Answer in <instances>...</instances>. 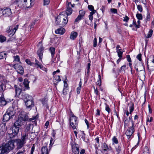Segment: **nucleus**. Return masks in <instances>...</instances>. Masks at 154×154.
<instances>
[{
  "label": "nucleus",
  "instance_id": "nucleus-1",
  "mask_svg": "<svg viewBox=\"0 0 154 154\" xmlns=\"http://www.w3.org/2000/svg\"><path fill=\"white\" fill-rule=\"evenodd\" d=\"M21 96V98L24 100L27 108L31 109L34 106V103L31 96L24 93H22Z\"/></svg>",
  "mask_w": 154,
  "mask_h": 154
},
{
  "label": "nucleus",
  "instance_id": "nucleus-2",
  "mask_svg": "<svg viewBox=\"0 0 154 154\" xmlns=\"http://www.w3.org/2000/svg\"><path fill=\"white\" fill-rule=\"evenodd\" d=\"M21 120L20 119H18L15 122L14 125L12 127L11 129H10V131H12V132L9 134L10 138H12L17 135L19 131V128L21 126Z\"/></svg>",
  "mask_w": 154,
  "mask_h": 154
},
{
  "label": "nucleus",
  "instance_id": "nucleus-3",
  "mask_svg": "<svg viewBox=\"0 0 154 154\" xmlns=\"http://www.w3.org/2000/svg\"><path fill=\"white\" fill-rule=\"evenodd\" d=\"M14 147V140H10L8 141L4 146L0 147L1 153H4L8 152L12 150Z\"/></svg>",
  "mask_w": 154,
  "mask_h": 154
},
{
  "label": "nucleus",
  "instance_id": "nucleus-4",
  "mask_svg": "<svg viewBox=\"0 0 154 154\" xmlns=\"http://www.w3.org/2000/svg\"><path fill=\"white\" fill-rule=\"evenodd\" d=\"M150 61L149 64H148V69L150 74L154 71V56L153 55H150L148 58V61Z\"/></svg>",
  "mask_w": 154,
  "mask_h": 154
},
{
  "label": "nucleus",
  "instance_id": "nucleus-5",
  "mask_svg": "<svg viewBox=\"0 0 154 154\" xmlns=\"http://www.w3.org/2000/svg\"><path fill=\"white\" fill-rule=\"evenodd\" d=\"M78 118L75 116L73 114L72 115V116L69 120L70 125L73 129H76V127L78 126Z\"/></svg>",
  "mask_w": 154,
  "mask_h": 154
},
{
  "label": "nucleus",
  "instance_id": "nucleus-6",
  "mask_svg": "<svg viewBox=\"0 0 154 154\" xmlns=\"http://www.w3.org/2000/svg\"><path fill=\"white\" fill-rule=\"evenodd\" d=\"M131 122L132 123V126L128 128L125 133V134L127 136V138L128 139L130 138L135 131L134 127V122L132 120H131Z\"/></svg>",
  "mask_w": 154,
  "mask_h": 154
},
{
  "label": "nucleus",
  "instance_id": "nucleus-7",
  "mask_svg": "<svg viewBox=\"0 0 154 154\" xmlns=\"http://www.w3.org/2000/svg\"><path fill=\"white\" fill-rule=\"evenodd\" d=\"M18 26H8L6 32L9 34L10 36H13L18 29Z\"/></svg>",
  "mask_w": 154,
  "mask_h": 154
},
{
  "label": "nucleus",
  "instance_id": "nucleus-8",
  "mask_svg": "<svg viewBox=\"0 0 154 154\" xmlns=\"http://www.w3.org/2000/svg\"><path fill=\"white\" fill-rule=\"evenodd\" d=\"M27 0H17L16 5L20 8L29 7L27 5Z\"/></svg>",
  "mask_w": 154,
  "mask_h": 154
},
{
  "label": "nucleus",
  "instance_id": "nucleus-9",
  "mask_svg": "<svg viewBox=\"0 0 154 154\" xmlns=\"http://www.w3.org/2000/svg\"><path fill=\"white\" fill-rule=\"evenodd\" d=\"M13 66L18 73L20 74H23V73L24 69L21 65L16 64H14Z\"/></svg>",
  "mask_w": 154,
  "mask_h": 154
},
{
  "label": "nucleus",
  "instance_id": "nucleus-10",
  "mask_svg": "<svg viewBox=\"0 0 154 154\" xmlns=\"http://www.w3.org/2000/svg\"><path fill=\"white\" fill-rule=\"evenodd\" d=\"M14 143L15 142L17 146V149H20L21 148L25 143L26 142H23L21 140V139H17L14 140Z\"/></svg>",
  "mask_w": 154,
  "mask_h": 154
},
{
  "label": "nucleus",
  "instance_id": "nucleus-11",
  "mask_svg": "<svg viewBox=\"0 0 154 154\" xmlns=\"http://www.w3.org/2000/svg\"><path fill=\"white\" fill-rule=\"evenodd\" d=\"M19 116L20 118L24 121H27L28 119V117L27 114L23 111H22L20 112Z\"/></svg>",
  "mask_w": 154,
  "mask_h": 154
},
{
  "label": "nucleus",
  "instance_id": "nucleus-12",
  "mask_svg": "<svg viewBox=\"0 0 154 154\" xmlns=\"http://www.w3.org/2000/svg\"><path fill=\"white\" fill-rule=\"evenodd\" d=\"M143 63L142 62H141L140 63V66L139 67L137 66V68L136 67H135V69H136L137 71L138 72V74H139V72H141L143 74V75H144L145 72L144 71V68L143 65Z\"/></svg>",
  "mask_w": 154,
  "mask_h": 154
},
{
  "label": "nucleus",
  "instance_id": "nucleus-13",
  "mask_svg": "<svg viewBox=\"0 0 154 154\" xmlns=\"http://www.w3.org/2000/svg\"><path fill=\"white\" fill-rule=\"evenodd\" d=\"M3 15L5 17H8L12 14L11 9L9 8H6L2 11Z\"/></svg>",
  "mask_w": 154,
  "mask_h": 154
},
{
  "label": "nucleus",
  "instance_id": "nucleus-14",
  "mask_svg": "<svg viewBox=\"0 0 154 154\" xmlns=\"http://www.w3.org/2000/svg\"><path fill=\"white\" fill-rule=\"evenodd\" d=\"M44 49V48L42 47V45H41L40 48L37 51V54L38 55L39 59L42 62V57L43 54V51Z\"/></svg>",
  "mask_w": 154,
  "mask_h": 154
},
{
  "label": "nucleus",
  "instance_id": "nucleus-15",
  "mask_svg": "<svg viewBox=\"0 0 154 154\" xmlns=\"http://www.w3.org/2000/svg\"><path fill=\"white\" fill-rule=\"evenodd\" d=\"M72 151L75 154H79V152L78 145L76 144H74L72 146Z\"/></svg>",
  "mask_w": 154,
  "mask_h": 154
},
{
  "label": "nucleus",
  "instance_id": "nucleus-16",
  "mask_svg": "<svg viewBox=\"0 0 154 154\" xmlns=\"http://www.w3.org/2000/svg\"><path fill=\"white\" fill-rule=\"evenodd\" d=\"M14 88L15 89V97H18L21 92H22V89L18 87L17 85H14Z\"/></svg>",
  "mask_w": 154,
  "mask_h": 154
},
{
  "label": "nucleus",
  "instance_id": "nucleus-17",
  "mask_svg": "<svg viewBox=\"0 0 154 154\" xmlns=\"http://www.w3.org/2000/svg\"><path fill=\"white\" fill-rule=\"evenodd\" d=\"M6 112L11 116V117L14 116L15 114V111L14 110V108L12 107H9L7 109Z\"/></svg>",
  "mask_w": 154,
  "mask_h": 154
},
{
  "label": "nucleus",
  "instance_id": "nucleus-18",
  "mask_svg": "<svg viewBox=\"0 0 154 154\" xmlns=\"http://www.w3.org/2000/svg\"><path fill=\"white\" fill-rule=\"evenodd\" d=\"M7 103V101L5 100L4 97V95H1L0 97V106H3L6 105Z\"/></svg>",
  "mask_w": 154,
  "mask_h": 154
},
{
  "label": "nucleus",
  "instance_id": "nucleus-19",
  "mask_svg": "<svg viewBox=\"0 0 154 154\" xmlns=\"http://www.w3.org/2000/svg\"><path fill=\"white\" fill-rule=\"evenodd\" d=\"M6 130V128L4 124H2L0 125V134H4Z\"/></svg>",
  "mask_w": 154,
  "mask_h": 154
},
{
  "label": "nucleus",
  "instance_id": "nucleus-20",
  "mask_svg": "<svg viewBox=\"0 0 154 154\" xmlns=\"http://www.w3.org/2000/svg\"><path fill=\"white\" fill-rule=\"evenodd\" d=\"M65 29L63 27H60L55 31V33L57 34H63L65 32Z\"/></svg>",
  "mask_w": 154,
  "mask_h": 154
},
{
  "label": "nucleus",
  "instance_id": "nucleus-21",
  "mask_svg": "<svg viewBox=\"0 0 154 154\" xmlns=\"http://www.w3.org/2000/svg\"><path fill=\"white\" fill-rule=\"evenodd\" d=\"M11 116L9 115L7 112L4 115L3 117V122H5L8 121L11 118Z\"/></svg>",
  "mask_w": 154,
  "mask_h": 154
},
{
  "label": "nucleus",
  "instance_id": "nucleus-22",
  "mask_svg": "<svg viewBox=\"0 0 154 154\" xmlns=\"http://www.w3.org/2000/svg\"><path fill=\"white\" fill-rule=\"evenodd\" d=\"M69 4H71V2H69L67 6V9L66 11V13L67 15H70L72 12V9L70 7Z\"/></svg>",
  "mask_w": 154,
  "mask_h": 154
},
{
  "label": "nucleus",
  "instance_id": "nucleus-23",
  "mask_svg": "<svg viewBox=\"0 0 154 154\" xmlns=\"http://www.w3.org/2000/svg\"><path fill=\"white\" fill-rule=\"evenodd\" d=\"M41 154H49V151L46 146H43L42 147L41 149Z\"/></svg>",
  "mask_w": 154,
  "mask_h": 154
},
{
  "label": "nucleus",
  "instance_id": "nucleus-24",
  "mask_svg": "<svg viewBox=\"0 0 154 154\" xmlns=\"http://www.w3.org/2000/svg\"><path fill=\"white\" fill-rule=\"evenodd\" d=\"M61 80L60 78V76L58 75H55L54 77V82H55V84L56 83L57 84Z\"/></svg>",
  "mask_w": 154,
  "mask_h": 154
},
{
  "label": "nucleus",
  "instance_id": "nucleus-25",
  "mask_svg": "<svg viewBox=\"0 0 154 154\" xmlns=\"http://www.w3.org/2000/svg\"><path fill=\"white\" fill-rule=\"evenodd\" d=\"M35 65L37 66V68H39L41 69H43V67L42 65L36 59H35Z\"/></svg>",
  "mask_w": 154,
  "mask_h": 154
},
{
  "label": "nucleus",
  "instance_id": "nucleus-26",
  "mask_svg": "<svg viewBox=\"0 0 154 154\" xmlns=\"http://www.w3.org/2000/svg\"><path fill=\"white\" fill-rule=\"evenodd\" d=\"M6 89V86L2 84L0 85V92L2 95L3 94V93Z\"/></svg>",
  "mask_w": 154,
  "mask_h": 154
},
{
  "label": "nucleus",
  "instance_id": "nucleus-27",
  "mask_svg": "<svg viewBox=\"0 0 154 154\" xmlns=\"http://www.w3.org/2000/svg\"><path fill=\"white\" fill-rule=\"evenodd\" d=\"M29 82L27 79H26L24 80L23 82V84L25 87V88L27 89H29Z\"/></svg>",
  "mask_w": 154,
  "mask_h": 154
},
{
  "label": "nucleus",
  "instance_id": "nucleus-28",
  "mask_svg": "<svg viewBox=\"0 0 154 154\" xmlns=\"http://www.w3.org/2000/svg\"><path fill=\"white\" fill-rule=\"evenodd\" d=\"M102 147L103 149V150L104 152H105V151H108L109 150V149L108 148L107 145L105 143H103Z\"/></svg>",
  "mask_w": 154,
  "mask_h": 154
},
{
  "label": "nucleus",
  "instance_id": "nucleus-29",
  "mask_svg": "<svg viewBox=\"0 0 154 154\" xmlns=\"http://www.w3.org/2000/svg\"><path fill=\"white\" fill-rule=\"evenodd\" d=\"M77 36V33L76 32H72L70 38L71 39L74 40Z\"/></svg>",
  "mask_w": 154,
  "mask_h": 154
},
{
  "label": "nucleus",
  "instance_id": "nucleus-30",
  "mask_svg": "<svg viewBox=\"0 0 154 154\" xmlns=\"http://www.w3.org/2000/svg\"><path fill=\"white\" fill-rule=\"evenodd\" d=\"M55 50V48L53 47H50L49 49V51L51 53L52 58H53V57L54 56V55Z\"/></svg>",
  "mask_w": 154,
  "mask_h": 154
},
{
  "label": "nucleus",
  "instance_id": "nucleus-31",
  "mask_svg": "<svg viewBox=\"0 0 154 154\" xmlns=\"http://www.w3.org/2000/svg\"><path fill=\"white\" fill-rule=\"evenodd\" d=\"M122 49H119L116 51V52L118 53V56L119 57H122L123 52L122 51Z\"/></svg>",
  "mask_w": 154,
  "mask_h": 154
},
{
  "label": "nucleus",
  "instance_id": "nucleus-32",
  "mask_svg": "<svg viewBox=\"0 0 154 154\" xmlns=\"http://www.w3.org/2000/svg\"><path fill=\"white\" fill-rule=\"evenodd\" d=\"M96 12V11H94L93 12H91L90 13V14L89 15V18L90 20H92L93 19V15Z\"/></svg>",
  "mask_w": 154,
  "mask_h": 154
},
{
  "label": "nucleus",
  "instance_id": "nucleus-33",
  "mask_svg": "<svg viewBox=\"0 0 154 154\" xmlns=\"http://www.w3.org/2000/svg\"><path fill=\"white\" fill-rule=\"evenodd\" d=\"M153 32V31L152 30H150L147 35L146 36V38H149L151 37L152 34Z\"/></svg>",
  "mask_w": 154,
  "mask_h": 154
},
{
  "label": "nucleus",
  "instance_id": "nucleus-34",
  "mask_svg": "<svg viewBox=\"0 0 154 154\" xmlns=\"http://www.w3.org/2000/svg\"><path fill=\"white\" fill-rule=\"evenodd\" d=\"M6 57V53L4 52H0V59H2Z\"/></svg>",
  "mask_w": 154,
  "mask_h": 154
},
{
  "label": "nucleus",
  "instance_id": "nucleus-35",
  "mask_svg": "<svg viewBox=\"0 0 154 154\" xmlns=\"http://www.w3.org/2000/svg\"><path fill=\"white\" fill-rule=\"evenodd\" d=\"M63 21L62 23V25L64 26L68 22L67 17H66L65 18H63Z\"/></svg>",
  "mask_w": 154,
  "mask_h": 154
},
{
  "label": "nucleus",
  "instance_id": "nucleus-36",
  "mask_svg": "<svg viewBox=\"0 0 154 154\" xmlns=\"http://www.w3.org/2000/svg\"><path fill=\"white\" fill-rule=\"evenodd\" d=\"M59 56L57 55L56 56V58H55V59L54 60V59H52L51 61L52 62V63L53 62L54 63H58V61L59 60Z\"/></svg>",
  "mask_w": 154,
  "mask_h": 154
},
{
  "label": "nucleus",
  "instance_id": "nucleus-37",
  "mask_svg": "<svg viewBox=\"0 0 154 154\" xmlns=\"http://www.w3.org/2000/svg\"><path fill=\"white\" fill-rule=\"evenodd\" d=\"M112 141L113 144L114 143L116 144H118L119 143L118 140L117 139L115 136L113 137L112 138Z\"/></svg>",
  "mask_w": 154,
  "mask_h": 154
},
{
  "label": "nucleus",
  "instance_id": "nucleus-38",
  "mask_svg": "<svg viewBox=\"0 0 154 154\" xmlns=\"http://www.w3.org/2000/svg\"><path fill=\"white\" fill-rule=\"evenodd\" d=\"M88 9L91 12H93L94 11H96L94 9V6L91 5H88Z\"/></svg>",
  "mask_w": 154,
  "mask_h": 154
},
{
  "label": "nucleus",
  "instance_id": "nucleus-39",
  "mask_svg": "<svg viewBox=\"0 0 154 154\" xmlns=\"http://www.w3.org/2000/svg\"><path fill=\"white\" fill-rule=\"evenodd\" d=\"M6 37L2 35H0V42H3L6 40Z\"/></svg>",
  "mask_w": 154,
  "mask_h": 154
},
{
  "label": "nucleus",
  "instance_id": "nucleus-40",
  "mask_svg": "<svg viewBox=\"0 0 154 154\" xmlns=\"http://www.w3.org/2000/svg\"><path fill=\"white\" fill-rule=\"evenodd\" d=\"M105 104L106 106L105 107V110L108 112V114H109L111 111L110 109L109 108V106L107 105L106 103H105Z\"/></svg>",
  "mask_w": 154,
  "mask_h": 154
},
{
  "label": "nucleus",
  "instance_id": "nucleus-41",
  "mask_svg": "<svg viewBox=\"0 0 154 154\" xmlns=\"http://www.w3.org/2000/svg\"><path fill=\"white\" fill-rule=\"evenodd\" d=\"M14 61H16L17 62H20V59L19 57L17 55L14 57Z\"/></svg>",
  "mask_w": 154,
  "mask_h": 154
},
{
  "label": "nucleus",
  "instance_id": "nucleus-42",
  "mask_svg": "<svg viewBox=\"0 0 154 154\" xmlns=\"http://www.w3.org/2000/svg\"><path fill=\"white\" fill-rule=\"evenodd\" d=\"M137 18L139 20H141L142 19L143 16L141 14H137L136 15Z\"/></svg>",
  "mask_w": 154,
  "mask_h": 154
},
{
  "label": "nucleus",
  "instance_id": "nucleus-43",
  "mask_svg": "<svg viewBox=\"0 0 154 154\" xmlns=\"http://www.w3.org/2000/svg\"><path fill=\"white\" fill-rule=\"evenodd\" d=\"M142 55L141 54H139L136 57V58L139 60V61L142 62V59L141 58Z\"/></svg>",
  "mask_w": 154,
  "mask_h": 154
},
{
  "label": "nucleus",
  "instance_id": "nucleus-44",
  "mask_svg": "<svg viewBox=\"0 0 154 154\" xmlns=\"http://www.w3.org/2000/svg\"><path fill=\"white\" fill-rule=\"evenodd\" d=\"M83 17L81 15H79L77 18L75 20V22H76L80 20Z\"/></svg>",
  "mask_w": 154,
  "mask_h": 154
},
{
  "label": "nucleus",
  "instance_id": "nucleus-45",
  "mask_svg": "<svg viewBox=\"0 0 154 154\" xmlns=\"http://www.w3.org/2000/svg\"><path fill=\"white\" fill-rule=\"evenodd\" d=\"M56 23L57 25H62V24L60 23V19L59 18V17H57L56 18Z\"/></svg>",
  "mask_w": 154,
  "mask_h": 154
},
{
  "label": "nucleus",
  "instance_id": "nucleus-46",
  "mask_svg": "<svg viewBox=\"0 0 154 154\" xmlns=\"http://www.w3.org/2000/svg\"><path fill=\"white\" fill-rule=\"evenodd\" d=\"M143 153H149L148 148L147 146H145L143 150Z\"/></svg>",
  "mask_w": 154,
  "mask_h": 154
},
{
  "label": "nucleus",
  "instance_id": "nucleus-47",
  "mask_svg": "<svg viewBox=\"0 0 154 154\" xmlns=\"http://www.w3.org/2000/svg\"><path fill=\"white\" fill-rule=\"evenodd\" d=\"M27 138V137H26V135L25 134L22 136L21 140H22L23 142H26L25 141Z\"/></svg>",
  "mask_w": 154,
  "mask_h": 154
},
{
  "label": "nucleus",
  "instance_id": "nucleus-48",
  "mask_svg": "<svg viewBox=\"0 0 154 154\" xmlns=\"http://www.w3.org/2000/svg\"><path fill=\"white\" fill-rule=\"evenodd\" d=\"M79 15H81L82 17H83L85 14V11L83 10H81L79 11Z\"/></svg>",
  "mask_w": 154,
  "mask_h": 154
},
{
  "label": "nucleus",
  "instance_id": "nucleus-49",
  "mask_svg": "<svg viewBox=\"0 0 154 154\" xmlns=\"http://www.w3.org/2000/svg\"><path fill=\"white\" fill-rule=\"evenodd\" d=\"M25 61L26 63L28 65H29L30 66H32L34 64L33 63H32L28 59H26L25 60Z\"/></svg>",
  "mask_w": 154,
  "mask_h": 154
},
{
  "label": "nucleus",
  "instance_id": "nucleus-50",
  "mask_svg": "<svg viewBox=\"0 0 154 154\" xmlns=\"http://www.w3.org/2000/svg\"><path fill=\"white\" fill-rule=\"evenodd\" d=\"M134 104L132 103H131V105L129 107L130 111H133L134 110Z\"/></svg>",
  "mask_w": 154,
  "mask_h": 154
},
{
  "label": "nucleus",
  "instance_id": "nucleus-51",
  "mask_svg": "<svg viewBox=\"0 0 154 154\" xmlns=\"http://www.w3.org/2000/svg\"><path fill=\"white\" fill-rule=\"evenodd\" d=\"M129 121L128 119H126L125 120L124 122V126L125 127H126L128 126L129 124Z\"/></svg>",
  "mask_w": 154,
  "mask_h": 154
},
{
  "label": "nucleus",
  "instance_id": "nucleus-52",
  "mask_svg": "<svg viewBox=\"0 0 154 154\" xmlns=\"http://www.w3.org/2000/svg\"><path fill=\"white\" fill-rule=\"evenodd\" d=\"M97 38H94L93 41V46L94 47H95L97 46Z\"/></svg>",
  "mask_w": 154,
  "mask_h": 154
},
{
  "label": "nucleus",
  "instance_id": "nucleus-53",
  "mask_svg": "<svg viewBox=\"0 0 154 154\" xmlns=\"http://www.w3.org/2000/svg\"><path fill=\"white\" fill-rule=\"evenodd\" d=\"M137 9L140 12H142L143 11L142 6L140 5H137Z\"/></svg>",
  "mask_w": 154,
  "mask_h": 154
},
{
  "label": "nucleus",
  "instance_id": "nucleus-54",
  "mask_svg": "<svg viewBox=\"0 0 154 154\" xmlns=\"http://www.w3.org/2000/svg\"><path fill=\"white\" fill-rule=\"evenodd\" d=\"M153 120V118L152 117H147L146 119V124H147L148 122H151Z\"/></svg>",
  "mask_w": 154,
  "mask_h": 154
},
{
  "label": "nucleus",
  "instance_id": "nucleus-55",
  "mask_svg": "<svg viewBox=\"0 0 154 154\" xmlns=\"http://www.w3.org/2000/svg\"><path fill=\"white\" fill-rule=\"evenodd\" d=\"M150 13H149V12H148L147 14L146 20L147 21H149L150 20Z\"/></svg>",
  "mask_w": 154,
  "mask_h": 154
},
{
  "label": "nucleus",
  "instance_id": "nucleus-56",
  "mask_svg": "<svg viewBox=\"0 0 154 154\" xmlns=\"http://www.w3.org/2000/svg\"><path fill=\"white\" fill-rule=\"evenodd\" d=\"M129 18L126 15L124 17L123 21L125 22H127L128 20H129Z\"/></svg>",
  "mask_w": 154,
  "mask_h": 154
},
{
  "label": "nucleus",
  "instance_id": "nucleus-57",
  "mask_svg": "<svg viewBox=\"0 0 154 154\" xmlns=\"http://www.w3.org/2000/svg\"><path fill=\"white\" fill-rule=\"evenodd\" d=\"M133 24L134 25V26L137 28H139V25H137L136 24V23L135 21L134 20H133Z\"/></svg>",
  "mask_w": 154,
  "mask_h": 154
},
{
  "label": "nucleus",
  "instance_id": "nucleus-58",
  "mask_svg": "<svg viewBox=\"0 0 154 154\" xmlns=\"http://www.w3.org/2000/svg\"><path fill=\"white\" fill-rule=\"evenodd\" d=\"M67 90L66 88H64L63 89V95H65L67 94Z\"/></svg>",
  "mask_w": 154,
  "mask_h": 154
},
{
  "label": "nucleus",
  "instance_id": "nucleus-59",
  "mask_svg": "<svg viewBox=\"0 0 154 154\" xmlns=\"http://www.w3.org/2000/svg\"><path fill=\"white\" fill-rule=\"evenodd\" d=\"M44 5H48L49 3V0H44Z\"/></svg>",
  "mask_w": 154,
  "mask_h": 154
},
{
  "label": "nucleus",
  "instance_id": "nucleus-60",
  "mask_svg": "<svg viewBox=\"0 0 154 154\" xmlns=\"http://www.w3.org/2000/svg\"><path fill=\"white\" fill-rule=\"evenodd\" d=\"M98 76H99V80L97 82H96V84L97 85H101V80H100L101 76L100 75H99Z\"/></svg>",
  "mask_w": 154,
  "mask_h": 154
},
{
  "label": "nucleus",
  "instance_id": "nucleus-61",
  "mask_svg": "<svg viewBox=\"0 0 154 154\" xmlns=\"http://www.w3.org/2000/svg\"><path fill=\"white\" fill-rule=\"evenodd\" d=\"M110 11L111 12L115 13H117V10L115 8H111L110 9Z\"/></svg>",
  "mask_w": 154,
  "mask_h": 154
},
{
  "label": "nucleus",
  "instance_id": "nucleus-62",
  "mask_svg": "<svg viewBox=\"0 0 154 154\" xmlns=\"http://www.w3.org/2000/svg\"><path fill=\"white\" fill-rule=\"evenodd\" d=\"M126 58H127V60L128 62H131V60L130 58V56L129 55H127Z\"/></svg>",
  "mask_w": 154,
  "mask_h": 154
},
{
  "label": "nucleus",
  "instance_id": "nucleus-63",
  "mask_svg": "<svg viewBox=\"0 0 154 154\" xmlns=\"http://www.w3.org/2000/svg\"><path fill=\"white\" fill-rule=\"evenodd\" d=\"M116 150L117 152L118 153L120 152L121 151V147L119 146H118L117 148H116Z\"/></svg>",
  "mask_w": 154,
  "mask_h": 154
},
{
  "label": "nucleus",
  "instance_id": "nucleus-64",
  "mask_svg": "<svg viewBox=\"0 0 154 154\" xmlns=\"http://www.w3.org/2000/svg\"><path fill=\"white\" fill-rule=\"evenodd\" d=\"M25 152V150L24 149H23V151H18V152L16 154H24Z\"/></svg>",
  "mask_w": 154,
  "mask_h": 154
}]
</instances>
